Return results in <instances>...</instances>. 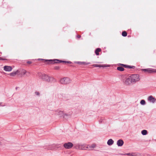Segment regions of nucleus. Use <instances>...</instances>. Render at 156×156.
Masks as SVG:
<instances>
[{
	"mask_svg": "<svg viewBox=\"0 0 156 156\" xmlns=\"http://www.w3.org/2000/svg\"><path fill=\"white\" fill-rule=\"evenodd\" d=\"M38 76L43 80L47 81L48 82H52L54 80V78L48 75L41 72L38 73Z\"/></svg>",
	"mask_w": 156,
	"mask_h": 156,
	"instance_id": "f257e3e1",
	"label": "nucleus"
},
{
	"mask_svg": "<svg viewBox=\"0 0 156 156\" xmlns=\"http://www.w3.org/2000/svg\"><path fill=\"white\" fill-rule=\"evenodd\" d=\"M122 80L124 84L126 86L130 85L131 84H133L129 76L128 77L123 76Z\"/></svg>",
	"mask_w": 156,
	"mask_h": 156,
	"instance_id": "f03ea898",
	"label": "nucleus"
},
{
	"mask_svg": "<svg viewBox=\"0 0 156 156\" xmlns=\"http://www.w3.org/2000/svg\"><path fill=\"white\" fill-rule=\"evenodd\" d=\"M129 77L133 84L135 83L140 80L139 76L138 74H133L129 76Z\"/></svg>",
	"mask_w": 156,
	"mask_h": 156,
	"instance_id": "7ed1b4c3",
	"label": "nucleus"
},
{
	"mask_svg": "<svg viewBox=\"0 0 156 156\" xmlns=\"http://www.w3.org/2000/svg\"><path fill=\"white\" fill-rule=\"evenodd\" d=\"M45 62H48V63H59L60 62H66L67 63L69 64H71V62L70 61H62V60H60L58 59H54L52 60H45Z\"/></svg>",
	"mask_w": 156,
	"mask_h": 156,
	"instance_id": "20e7f679",
	"label": "nucleus"
},
{
	"mask_svg": "<svg viewBox=\"0 0 156 156\" xmlns=\"http://www.w3.org/2000/svg\"><path fill=\"white\" fill-rule=\"evenodd\" d=\"M71 80L68 77H64L60 80V83L62 84H66L71 83Z\"/></svg>",
	"mask_w": 156,
	"mask_h": 156,
	"instance_id": "39448f33",
	"label": "nucleus"
},
{
	"mask_svg": "<svg viewBox=\"0 0 156 156\" xmlns=\"http://www.w3.org/2000/svg\"><path fill=\"white\" fill-rule=\"evenodd\" d=\"M76 147V149H79L82 150H88V146L87 145H85L84 144H81L78 145V147Z\"/></svg>",
	"mask_w": 156,
	"mask_h": 156,
	"instance_id": "423d86ee",
	"label": "nucleus"
},
{
	"mask_svg": "<svg viewBox=\"0 0 156 156\" xmlns=\"http://www.w3.org/2000/svg\"><path fill=\"white\" fill-rule=\"evenodd\" d=\"M63 146L65 148L69 149L73 147V144L71 142H68L64 144Z\"/></svg>",
	"mask_w": 156,
	"mask_h": 156,
	"instance_id": "0eeeda50",
	"label": "nucleus"
},
{
	"mask_svg": "<svg viewBox=\"0 0 156 156\" xmlns=\"http://www.w3.org/2000/svg\"><path fill=\"white\" fill-rule=\"evenodd\" d=\"M55 114L56 115H58L60 117L63 116L64 115V112L59 110L55 111Z\"/></svg>",
	"mask_w": 156,
	"mask_h": 156,
	"instance_id": "6e6552de",
	"label": "nucleus"
},
{
	"mask_svg": "<svg viewBox=\"0 0 156 156\" xmlns=\"http://www.w3.org/2000/svg\"><path fill=\"white\" fill-rule=\"evenodd\" d=\"M20 74L22 76H23L26 74V76H28L30 75V73L29 72H27L26 70L24 69H23L21 71Z\"/></svg>",
	"mask_w": 156,
	"mask_h": 156,
	"instance_id": "1a4fd4ad",
	"label": "nucleus"
},
{
	"mask_svg": "<svg viewBox=\"0 0 156 156\" xmlns=\"http://www.w3.org/2000/svg\"><path fill=\"white\" fill-rule=\"evenodd\" d=\"M4 70L6 71L10 72L12 71V68L9 66H5L3 67Z\"/></svg>",
	"mask_w": 156,
	"mask_h": 156,
	"instance_id": "9d476101",
	"label": "nucleus"
},
{
	"mask_svg": "<svg viewBox=\"0 0 156 156\" xmlns=\"http://www.w3.org/2000/svg\"><path fill=\"white\" fill-rule=\"evenodd\" d=\"M148 100L150 102L154 103L156 101V99L154 98L152 96H150L148 97Z\"/></svg>",
	"mask_w": 156,
	"mask_h": 156,
	"instance_id": "9b49d317",
	"label": "nucleus"
},
{
	"mask_svg": "<svg viewBox=\"0 0 156 156\" xmlns=\"http://www.w3.org/2000/svg\"><path fill=\"white\" fill-rule=\"evenodd\" d=\"M124 144V142L122 140L120 139L117 142V144L119 147L122 146Z\"/></svg>",
	"mask_w": 156,
	"mask_h": 156,
	"instance_id": "f8f14e48",
	"label": "nucleus"
},
{
	"mask_svg": "<svg viewBox=\"0 0 156 156\" xmlns=\"http://www.w3.org/2000/svg\"><path fill=\"white\" fill-rule=\"evenodd\" d=\"M92 66L95 67H107V65H98L97 64H94L92 65Z\"/></svg>",
	"mask_w": 156,
	"mask_h": 156,
	"instance_id": "ddd939ff",
	"label": "nucleus"
},
{
	"mask_svg": "<svg viewBox=\"0 0 156 156\" xmlns=\"http://www.w3.org/2000/svg\"><path fill=\"white\" fill-rule=\"evenodd\" d=\"M87 146H88V150H92L96 147V145L94 144H93L90 145H87Z\"/></svg>",
	"mask_w": 156,
	"mask_h": 156,
	"instance_id": "4468645a",
	"label": "nucleus"
},
{
	"mask_svg": "<svg viewBox=\"0 0 156 156\" xmlns=\"http://www.w3.org/2000/svg\"><path fill=\"white\" fill-rule=\"evenodd\" d=\"M76 63L79 65H88L90 64V62H77Z\"/></svg>",
	"mask_w": 156,
	"mask_h": 156,
	"instance_id": "2eb2a0df",
	"label": "nucleus"
},
{
	"mask_svg": "<svg viewBox=\"0 0 156 156\" xmlns=\"http://www.w3.org/2000/svg\"><path fill=\"white\" fill-rule=\"evenodd\" d=\"M101 51V49L100 48H98L95 50V53L97 55H99V52Z\"/></svg>",
	"mask_w": 156,
	"mask_h": 156,
	"instance_id": "dca6fc26",
	"label": "nucleus"
},
{
	"mask_svg": "<svg viewBox=\"0 0 156 156\" xmlns=\"http://www.w3.org/2000/svg\"><path fill=\"white\" fill-rule=\"evenodd\" d=\"M151 69H142V70L144 72H147L149 73H151Z\"/></svg>",
	"mask_w": 156,
	"mask_h": 156,
	"instance_id": "f3484780",
	"label": "nucleus"
},
{
	"mask_svg": "<svg viewBox=\"0 0 156 156\" xmlns=\"http://www.w3.org/2000/svg\"><path fill=\"white\" fill-rule=\"evenodd\" d=\"M114 141L112 139H110L108 140V145H111L113 144Z\"/></svg>",
	"mask_w": 156,
	"mask_h": 156,
	"instance_id": "a211bd4d",
	"label": "nucleus"
},
{
	"mask_svg": "<svg viewBox=\"0 0 156 156\" xmlns=\"http://www.w3.org/2000/svg\"><path fill=\"white\" fill-rule=\"evenodd\" d=\"M117 69L118 70L122 71L124 70V69L122 67L119 66L117 67Z\"/></svg>",
	"mask_w": 156,
	"mask_h": 156,
	"instance_id": "6ab92c4d",
	"label": "nucleus"
},
{
	"mask_svg": "<svg viewBox=\"0 0 156 156\" xmlns=\"http://www.w3.org/2000/svg\"><path fill=\"white\" fill-rule=\"evenodd\" d=\"M141 133L143 135H145L147 134V131L146 130H143L141 131Z\"/></svg>",
	"mask_w": 156,
	"mask_h": 156,
	"instance_id": "aec40b11",
	"label": "nucleus"
},
{
	"mask_svg": "<svg viewBox=\"0 0 156 156\" xmlns=\"http://www.w3.org/2000/svg\"><path fill=\"white\" fill-rule=\"evenodd\" d=\"M18 72V71L17 70L16 72H12L10 73V75L12 76H14L17 74V73Z\"/></svg>",
	"mask_w": 156,
	"mask_h": 156,
	"instance_id": "412c9836",
	"label": "nucleus"
},
{
	"mask_svg": "<svg viewBox=\"0 0 156 156\" xmlns=\"http://www.w3.org/2000/svg\"><path fill=\"white\" fill-rule=\"evenodd\" d=\"M122 35L123 37H126L127 35V33L126 31H124L122 33Z\"/></svg>",
	"mask_w": 156,
	"mask_h": 156,
	"instance_id": "4be33fe9",
	"label": "nucleus"
},
{
	"mask_svg": "<svg viewBox=\"0 0 156 156\" xmlns=\"http://www.w3.org/2000/svg\"><path fill=\"white\" fill-rule=\"evenodd\" d=\"M140 103L141 105H144L145 104V101L144 100H142L141 101Z\"/></svg>",
	"mask_w": 156,
	"mask_h": 156,
	"instance_id": "5701e85b",
	"label": "nucleus"
},
{
	"mask_svg": "<svg viewBox=\"0 0 156 156\" xmlns=\"http://www.w3.org/2000/svg\"><path fill=\"white\" fill-rule=\"evenodd\" d=\"M119 64V65H120L123 66L125 68H128V65H124V64Z\"/></svg>",
	"mask_w": 156,
	"mask_h": 156,
	"instance_id": "b1692460",
	"label": "nucleus"
},
{
	"mask_svg": "<svg viewBox=\"0 0 156 156\" xmlns=\"http://www.w3.org/2000/svg\"><path fill=\"white\" fill-rule=\"evenodd\" d=\"M151 73H156V69H151Z\"/></svg>",
	"mask_w": 156,
	"mask_h": 156,
	"instance_id": "393cba45",
	"label": "nucleus"
},
{
	"mask_svg": "<svg viewBox=\"0 0 156 156\" xmlns=\"http://www.w3.org/2000/svg\"><path fill=\"white\" fill-rule=\"evenodd\" d=\"M135 68V66H128V68L129 69H134Z\"/></svg>",
	"mask_w": 156,
	"mask_h": 156,
	"instance_id": "a878e982",
	"label": "nucleus"
},
{
	"mask_svg": "<svg viewBox=\"0 0 156 156\" xmlns=\"http://www.w3.org/2000/svg\"><path fill=\"white\" fill-rule=\"evenodd\" d=\"M54 69L56 70H58L59 69V67L58 66H55L54 67Z\"/></svg>",
	"mask_w": 156,
	"mask_h": 156,
	"instance_id": "bb28decb",
	"label": "nucleus"
},
{
	"mask_svg": "<svg viewBox=\"0 0 156 156\" xmlns=\"http://www.w3.org/2000/svg\"><path fill=\"white\" fill-rule=\"evenodd\" d=\"M3 104V103L2 102H0V106H1L3 107V106H5V104Z\"/></svg>",
	"mask_w": 156,
	"mask_h": 156,
	"instance_id": "cd10ccee",
	"label": "nucleus"
},
{
	"mask_svg": "<svg viewBox=\"0 0 156 156\" xmlns=\"http://www.w3.org/2000/svg\"><path fill=\"white\" fill-rule=\"evenodd\" d=\"M35 94L37 95V96H39L40 95V93L39 92H37V91H36L35 92Z\"/></svg>",
	"mask_w": 156,
	"mask_h": 156,
	"instance_id": "c85d7f7f",
	"label": "nucleus"
},
{
	"mask_svg": "<svg viewBox=\"0 0 156 156\" xmlns=\"http://www.w3.org/2000/svg\"><path fill=\"white\" fill-rule=\"evenodd\" d=\"M104 120L103 119H101L99 120V122L100 123H102L103 122H104Z\"/></svg>",
	"mask_w": 156,
	"mask_h": 156,
	"instance_id": "c756f323",
	"label": "nucleus"
},
{
	"mask_svg": "<svg viewBox=\"0 0 156 156\" xmlns=\"http://www.w3.org/2000/svg\"><path fill=\"white\" fill-rule=\"evenodd\" d=\"M126 155H129V156H131V155H132V154L131 153H126Z\"/></svg>",
	"mask_w": 156,
	"mask_h": 156,
	"instance_id": "7c9ffc66",
	"label": "nucleus"
},
{
	"mask_svg": "<svg viewBox=\"0 0 156 156\" xmlns=\"http://www.w3.org/2000/svg\"><path fill=\"white\" fill-rule=\"evenodd\" d=\"M68 114H64V115L63 116V117H64L65 116H68Z\"/></svg>",
	"mask_w": 156,
	"mask_h": 156,
	"instance_id": "2f4dec72",
	"label": "nucleus"
},
{
	"mask_svg": "<svg viewBox=\"0 0 156 156\" xmlns=\"http://www.w3.org/2000/svg\"><path fill=\"white\" fill-rule=\"evenodd\" d=\"M27 63L28 64H30L31 63V62L30 61H29L27 62Z\"/></svg>",
	"mask_w": 156,
	"mask_h": 156,
	"instance_id": "473e14b6",
	"label": "nucleus"
},
{
	"mask_svg": "<svg viewBox=\"0 0 156 156\" xmlns=\"http://www.w3.org/2000/svg\"><path fill=\"white\" fill-rule=\"evenodd\" d=\"M77 37L78 38H80V37L81 36H80V35H78L77 36Z\"/></svg>",
	"mask_w": 156,
	"mask_h": 156,
	"instance_id": "72a5a7b5",
	"label": "nucleus"
},
{
	"mask_svg": "<svg viewBox=\"0 0 156 156\" xmlns=\"http://www.w3.org/2000/svg\"><path fill=\"white\" fill-rule=\"evenodd\" d=\"M2 144V143L1 141V140H0V145H1Z\"/></svg>",
	"mask_w": 156,
	"mask_h": 156,
	"instance_id": "f704fd0d",
	"label": "nucleus"
},
{
	"mask_svg": "<svg viewBox=\"0 0 156 156\" xmlns=\"http://www.w3.org/2000/svg\"><path fill=\"white\" fill-rule=\"evenodd\" d=\"M2 59H1V58H0V60H1Z\"/></svg>",
	"mask_w": 156,
	"mask_h": 156,
	"instance_id": "c9c22d12",
	"label": "nucleus"
}]
</instances>
